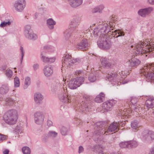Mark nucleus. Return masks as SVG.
<instances>
[{"label":"nucleus","instance_id":"nucleus-60","mask_svg":"<svg viewBox=\"0 0 154 154\" xmlns=\"http://www.w3.org/2000/svg\"><path fill=\"white\" fill-rule=\"evenodd\" d=\"M149 154H154V146L152 147V150Z\"/></svg>","mask_w":154,"mask_h":154},{"label":"nucleus","instance_id":"nucleus-17","mask_svg":"<svg viewBox=\"0 0 154 154\" xmlns=\"http://www.w3.org/2000/svg\"><path fill=\"white\" fill-rule=\"evenodd\" d=\"M145 106L148 109H152L154 107V97H149L145 102Z\"/></svg>","mask_w":154,"mask_h":154},{"label":"nucleus","instance_id":"nucleus-3","mask_svg":"<svg viewBox=\"0 0 154 154\" xmlns=\"http://www.w3.org/2000/svg\"><path fill=\"white\" fill-rule=\"evenodd\" d=\"M105 124V122H101L97 124V129H96L93 134L94 137H96V139H98L101 134H106L107 135L108 133L110 134L111 133H115V132L118 131L119 130L118 128V124H117V122H113L110 124L106 131L104 126Z\"/></svg>","mask_w":154,"mask_h":154},{"label":"nucleus","instance_id":"nucleus-35","mask_svg":"<svg viewBox=\"0 0 154 154\" xmlns=\"http://www.w3.org/2000/svg\"><path fill=\"white\" fill-rule=\"evenodd\" d=\"M30 84V79L28 77L26 78L24 85L23 86L24 89H26Z\"/></svg>","mask_w":154,"mask_h":154},{"label":"nucleus","instance_id":"nucleus-46","mask_svg":"<svg viewBox=\"0 0 154 154\" xmlns=\"http://www.w3.org/2000/svg\"><path fill=\"white\" fill-rule=\"evenodd\" d=\"M50 137H54L57 136V133L54 131H50L48 133Z\"/></svg>","mask_w":154,"mask_h":154},{"label":"nucleus","instance_id":"nucleus-56","mask_svg":"<svg viewBox=\"0 0 154 154\" xmlns=\"http://www.w3.org/2000/svg\"><path fill=\"white\" fill-rule=\"evenodd\" d=\"M147 2L151 5H154V0H147Z\"/></svg>","mask_w":154,"mask_h":154},{"label":"nucleus","instance_id":"nucleus-63","mask_svg":"<svg viewBox=\"0 0 154 154\" xmlns=\"http://www.w3.org/2000/svg\"><path fill=\"white\" fill-rule=\"evenodd\" d=\"M44 48L45 49H47L48 48V47L47 46H44Z\"/></svg>","mask_w":154,"mask_h":154},{"label":"nucleus","instance_id":"nucleus-40","mask_svg":"<svg viewBox=\"0 0 154 154\" xmlns=\"http://www.w3.org/2000/svg\"><path fill=\"white\" fill-rule=\"evenodd\" d=\"M60 84L59 83H57L54 84L52 86V91L53 92H55L57 91L60 88Z\"/></svg>","mask_w":154,"mask_h":154},{"label":"nucleus","instance_id":"nucleus-18","mask_svg":"<svg viewBox=\"0 0 154 154\" xmlns=\"http://www.w3.org/2000/svg\"><path fill=\"white\" fill-rule=\"evenodd\" d=\"M44 73L45 76L47 77L50 76L53 74V67L51 65L45 66L44 69Z\"/></svg>","mask_w":154,"mask_h":154},{"label":"nucleus","instance_id":"nucleus-62","mask_svg":"<svg viewBox=\"0 0 154 154\" xmlns=\"http://www.w3.org/2000/svg\"><path fill=\"white\" fill-rule=\"evenodd\" d=\"M85 38V37H84V36H83L82 35H80V38Z\"/></svg>","mask_w":154,"mask_h":154},{"label":"nucleus","instance_id":"nucleus-44","mask_svg":"<svg viewBox=\"0 0 154 154\" xmlns=\"http://www.w3.org/2000/svg\"><path fill=\"white\" fill-rule=\"evenodd\" d=\"M11 22L9 21H4L1 23L0 24V26L1 27L8 26L10 25L11 24Z\"/></svg>","mask_w":154,"mask_h":154},{"label":"nucleus","instance_id":"nucleus-38","mask_svg":"<svg viewBox=\"0 0 154 154\" xmlns=\"http://www.w3.org/2000/svg\"><path fill=\"white\" fill-rule=\"evenodd\" d=\"M45 52H42L41 53V55L42 56L41 57V59L42 60L43 62L45 63H49V59L47 57H46L44 55V53H45Z\"/></svg>","mask_w":154,"mask_h":154},{"label":"nucleus","instance_id":"nucleus-11","mask_svg":"<svg viewBox=\"0 0 154 154\" xmlns=\"http://www.w3.org/2000/svg\"><path fill=\"white\" fill-rule=\"evenodd\" d=\"M142 140L146 143H150L154 140V132L146 130L142 133Z\"/></svg>","mask_w":154,"mask_h":154},{"label":"nucleus","instance_id":"nucleus-26","mask_svg":"<svg viewBox=\"0 0 154 154\" xmlns=\"http://www.w3.org/2000/svg\"><path fill=\"white\" fill-rule=\"evenodd\" d=\"M56 24V22L52 18H49L47 20V26L50 30L54 29V26Z\"/></svg>","mask_w":154,"mask_h":154},{"label":"nucleus","instance_id":"nucleus-28","mask_svg":"<svg viewBox=\"0 0 154 154\" xmlns=\"http://www.w3.org/2000/svg\"><path fill=\"white\" fill-rule=\"evenodd\" d=\"M105 97V94L101 93L98 95L95 99V101L97 103H101L103 102Z\"/></svg>","mask_w":154,"mask_h":154},{"label":"nucleus","instance_id":"nucleus-55","mask_svg":"<svg viewBox=\"0 0 154 154\" xmlns=\"http://www.w3.org/2000/svg\"><path fill=\"white\" fill-rule=\"evenodd\" d=\"M39 65L37 64H35L33 66L34 70H35L39 68Z\"/></svg>","mask_w":154,"mask_h":154},{"label":"nucleus","instance_id":"nucleus-33","mask_svg":"<svg viewBox=\"0 0 154 154\" xmlns=\"http://www.w3.org/2000/svg\"><path fill=\"white\" fill-rule=\"evenodd\" d=\"M15 103V100L11 97L7 98L5 100V104L7 106H12Z\"/></svg>","mask_w":154,"mask_h":154},{"label":"nucleus","instance_id":"nucleus-32","mask_svg":"<svg viewBox=\"0 0 154 154\" xmlns=\"http://www.w3.org/2000/svg\"><path fill=\"white\" fill-rule=\"evenodd\" d=\"M97 75L96 74V72H95L94 74L91 73L89 75L88 78V80L91 82H94L96 80L97 78Z\"/></svg>","mask_w":154,"mask_h":154},{"label":"nucleus","instance_id":"nucleus-8","mask_svg":"<svg viewBox=\"0 0 154 154\" xmlns=\"http://www.w3.org/2000/svg\"><path fill=\"white\" fill-rule=\"evenodd\" d=\"M107 74V75L106 77L108 81L111 82L116 80V79H119L120 77L122 79L126 77L125 72L122 71L120 72L118 74L114 72H108Z\"/></svg>","mask_w":154,"mask_h":154},{"label":"nucleus","instance_id":"nucleus-43","mask_svg":"<svg viewBox=\"0 0 154 154\" xmlns=\"http://www.w3.org/2000/svg\"><path fill=\"white\" fill-rule=\"evenodd\" d=\"M49 137L48 133H45L42 137V140L43 142H46L47 141L48 138Z\"/></svg>","mask_w":154,"mask_h":154},{"label":"nucleus","instance_id":"nucleus-57","mask_svg":"<svg viewBox=\"0 0 154 154\" xmlns=\"http://www.w3.org/2000/svg\"><path fill=\"white\" fill-rule=\"evenodd\" d=\"M125 122H117V124H118V128L120 126H123V124H124V123Z\"/></svg>","mask_w":154,"mask_h":154},{"label":"nucleus","instance_id":"nucleus-54","mask_svg":"<svg viewBox=\"0 0 154 154\" xmlns=\"http://www.w3.org/2000/svg\"><path fill=\"white\" fill-rule=\"evenodd\" d=\"M84 151V148L82 146H80L79 147L78 152L79 153L82 152Z\"/></svg>","mask_w":154,"mask_h":154},{"label":"nucleus","instance_id":"nucleus-36","mask_svg":"<svg viewBox=\"0 0 154 154\" xmlns=\"http://www.w3.org/2000/svg\"><path fill=\"white\" fill-rule=\"evenodd\" d=\"M131 125L132 128L136 130L139 127L138 122L137 120H135L131 122Z\"/></svg>","mask_w":154,"mask_h":154},{"label":"nucleus","instance_id":"nucleus-4","mask_svg":"<svg viewBox=\"0 0 154 154\" xmlns=\"http://www.w3.org/2000/svg\"><path fill=\"white\" fill-rule=\"evenodd\" d=\"M141 72L147 79L148 82L154 83V63H151L144 66Z\"/></svg>","mask_w":154,"mask_h":154},{"label":"nucleus","instance_id":"nucleus-13","mask_svg":"<svg viewBox=\"0 0 154 154\" xmlns=\"http://www.w3.org/2000/svg\"><path fill=\"white\" fill-rule=\"evenodd\" d=\"M116 103V101L114 100H108L104 102L102 104L103 109L106 111L111 110Z\"/></svg>","mask_w":154,"mask_h":154},{"label":"nucleus","instance_id":"nucleus-27","mask_svg":"<svg viewBox=\"0 0 154 154\" xmlns=\"http://www.w3.org/2000/svg\"><path fill=\"white\" fill-rule=\"evenodd\" d=\"M74 30L70 28L66 29L63 32L65 37L67 38H72L73 34L72 32Z\"/></svg>","mask_w":154,"mask_h":154},{"label":"nucleus","instance_id":"nucleus-64","mask_svg":"<svg viewBox=\"0 0 154 154\" xmlns=\"http://www.w3.org/2000/svg\"><path fill=\"white\" fill-rule=\"evenodd\" d=\"M129 40H131V42H132V41H133V39H129Z\"/></svg>","mask_w":154,"mask_h":154},{"label":"nucleus","instance_id":"nucleus-39","mask_svg":"<svg viewBox=\"0 0 154 154\" xmlns=\"http://www.w3.org/2000/svg\"><path fill=\"white\" fill-rule=\"evenodd\" d=\"M22 150L23 154H30V149L27 146H24L22 148Z\"/></svg>","mask_w":154,"mask_h":154},{"label":"nucleus","instance_id":"nucleus-45","mask_svg":"<svg viewBox=\"0 0 154 154\" xmlns=\"http://www.w3.org/2000/svg\"><path fill=\"white\" fill-rule=\"evenodd\" d=\"M14 86L16 87H19L20 86V81L19 78L16 77L14 79Z\"/></svg>","mask_w":154,"mask_h":154},{"label":"nucleus","instance_id":"nucleus-52","mask_svg":"<svg viewBox=\"0 0 154 154\" xmlns=\"http://www.w3.org/2000/svg\"><path fill=\"white\" fill-rule=\"evenodd\" d=\"M53 123L52 121L50 120H48L47 122V125L48 127H50L52 125Z\"/></svg>","mask_w":154,"mask_h":154},{"label":"nucleus","instance_id":"nucleus-6","mask_svg":"<svg viewBox=\"0 0 154 154\" xmlns=\"http://www.w3.org/2000/svg\"><path fill=\"white\" fill-rule=\"evenodd\" d=\"M84 101L79 104V106L77 107V109H79V111L82 112L89 111L91 109V102L92 99L88 95H85L84 96Z\"/></svg>","mask_w":154,"mask_h":154},{"label":"nucleus","instance_id":"nucleus-58","mask_svg":"<svg viewBox=\"0 0 154 154\" xmlns=\"http://www.w3.org/2000/svg\"><path fill=\"white\" fill-rule=\"evenodd\" d=\"M9 151L8 149H6L3 151V154H8Z\"/></svg>","mask_w":154,"mask_h":154},{"label":"nucleus","instance_id":"nucleus-12","mask_svg":"<svg viewBox=\"0 0 154 154\" xmlns=\"http://www.w3.org/2000/svg\"><path fill=\"white\" fill-rule=\"evenodd\" d=\"M45 115L43 113L40 111H36L34 114V118L35 123L41 125L44 122Z\"/></svg>","mask_w":154,"mask_h":154},{"label":"nucleus","instance_id":"nucleus-10","mask_svg":"<svg viewBox=\"0 0 154 154\" xmlns=\"http://www.w3.org/2000/svg\"><path fill=\"white\" fill-rule=\"evenodd\" d=\"M24 34L27 38H37V35L34 33L31 29V26L29 24L25 25L23 28Z\"/></svg>","mask_w":154,"mask_h":154},{"label":"nucleus","instance_id":"nucleus-21","mask_svg":"<svg viewBox=\"0 0 154 154\" xmlns=\"http://www.w3.org/2000/svg\"><path fill=\"white\" fill-rule=\"evenodd\" d=\"M70 5L72 7L76 8L82 3V0H68Z\"/></svg>","mask_w":154,"mask_h":154},{"label":"nucleus","instance_id":"nucleus-14","mask_svg":"<svg viewBox=\"0 0 154 154\" xmlns=\"http://www.w3.org/2000/svg\"><path fill=\"white\" fill-rule=\"evenodd\" d=\"M26 5L25 0H17L15 2L14 6L17 11L21 12L25 8Z\"/></svg>","mask_w":154,"mask_h":154},{"label":"nucleus","instance_id":"nucleus-61","mask_svg":"<svg viewBox=\"0 0 154 154\" xmlns=\"http://www.w3.org/2000/svg\"><path fill=\"white\" fill-rule=\"evenodd\" d=\"M148 110L147 111H146V112H145L143 113V114H144V115H143V117H143V118H145V117H146L145 116H144L145 115H146V116H147V113H148Z\"/></svg>","mask_w":154,"mask_h":154},{"label":"nucleus","instance_id":"nucleus-24","mask_svg":"<svg viewBox=\"0 0 154 154\" xmlns=\"http://www.w3.org/2000/svg\"><path fill=\"white\" fill-rule=\"evenodd\" d=\"M104 8V6L103 5H100L92 9L91 12L93 13H99L101 14L102 12V11Z\"/></svg>","mask_w":154,"mask_h":154},{"label":"nucleus","instance_id":"nucleus-19","mask_svg":"<svg viewBox=\"0 0 154 154\" xmlns=\"http://www.w3.org/2000/svg\"><path fill=\"white\" fill-rule=\"evenodd\" d=\"M60 100L63 103L69 102L71 96H69L66 93H62L60 94L59 96Z\"/></svg>","mask_w":154,"mask_h":154},{"label":"nucleus","instance_id":"nucleus-31","mask_svg":"<svg viewBox=\"0 0 154 154\" xmlns=\"http://www.w3.org/2000/svg\"><path fill=\"white\" fill-rule=\"evenodd\" d=\"M74 79L78 87L81 85L84 81V78L83 77H77Z\"/></svg>","mask_w":154,"mask_h":154},{"label":"nucleus","instance_id":"nucleus-5","mask_svg":"<svg viewBox=\"0 0 154 154\" xmlns=\"http://www.w3.org/2000/svg\"><path fill=\"white\" fill-rule=\"evenodd\" d=\"M18 113L15 109L8 110L5 113L4 117L5 121L9 125H13L15 123L17 119Z\"/></svg>","mask_w":154,"mask_h":154},{"label":"nucleus","instance_id":"nucleus-59","mask_svg":"<svg viewBox=\"0 0 154 154\" xmlns=\"http://www.w3.org/2000/svg\"><path fill=\"white\" fill-rule=\"evenodd\" d=\"M82 72L81 70H77L75 72V74L76 75H79L81 74Z\"/></svg>","mask_w":154,"mask_h":154},{"label":"nucleus","instance_id":"nucleus-41","mask_svg":"<svg viewBox=\"0 0 154 154\" xmlns=\"http://www.w3.org/2000/svg\"><path fill=\"white\" fill-rule=\"evenodd\" d=\"M60 132L63 135H66L68 131V129L65 127L63 126L60 130Z\"/></svg>","mask_w":154,"mask_h":154},{"label":"nucleus","instance_id":"nucleus-22","mask_svg":"<svg viewBox=\"0 0 154 154\" xmlns=\"http://www.w3.org/2000/svg\"><path fill=\"white\" fill-rule=\"evenodd\" d=\"M43 97L39 93H35L34 95V100L35 102L37 104H40L42 102Z\"/></svg>","mask_w":154,"mask_h":154},{"label":"nucleus","instance_id":"nucleus-2","mask_svg":"<svg viewBox=\"0 0 154 154\" xmlns=\"http://www.w3.org/2000/svg\"><path fill=\"white\" fill-rule=\"evenodd\" d=\"M154 49V41L152 39H146L144 42H140L135 45L133 54L136 56L144 54H149Z\"/></svg>","mask_w":154,"mask_h":154},{"label":"nucleus","instance_id":"nucleus-29","mask_svg":"<svg viewBox=\"0 0 154 154\" xmlns=\"http://www.w3.org/2000/svg\"><path fill=\"white\" fill-rule=\"evenodd\" d=\"M8 87L7 84H4L0 88V93L4 94L7 93L8 91Z\"/></svg>","mask_w":154,"mask_h":154},{"label":"nucleus","instance_id":"nucleus-48","mask_svg":"<svg viewBox=\"0 0 154 154\" xmlns=\"http://www.w3.org/2000/svg\"><path fill=\"white\" fill-rule=\"evenodd\" d=\"M138 101L137 99L135 97L131 98L130 102L131 104L133 105H137L136 104L137 103Z\"/></svg>","mask_w":154,"mask_h":154},{"label":"nucleus","instance_id":"nucleus-1","mask_svg":"<svg viewBox=\"0 0 154 154\" xmlns=\"http://www.w3.org/2000/svg\"><path fill=\"white\" fill-rule=\"evenodd\" d=\"M114 27V23L110 21H107L106 25L103 27L99 29L95 28L93 31V34H92V38H117L119 36H124V32L120 30H116L114 32H111Z\"/></svg>","mask_w":154,"mask_h":154},{"label":"nucleus","instance_id":"nucleus-50","mask_svg":"<svg viewBox=\"0 0 154 154\" xmlns=\"http://www.w3.org/2000/svg\"><path fill=\"white\" fill-rule=\"evenodd\" d=\"M20 53L21 54V62H22V60H23V56H24V52L23 51V47H22V46H21L20 47Z\"/></svg>","mask_w":154,"mask_h":154},{"label":"nucleus","instance_id":"nucleus-25","mask_svg":"<svg viewBox=\"0 0 154 154\" xmlns=\"http://www.w3.org/2000/svg\"><path fill=\"white\" fill-rule=\"evenodd\" d=\"M140 61L138 59L132 58L131 60H129L127 63L128 64L130 63V66L131 67H136L140 64Z\"/></svg>","mask_w":154,"mask_h":154},{"label":"nucleus","instance_id":"nucleus-47","mask_svg":"<svg viewBox=\"0 0 154 154\" xmlns=\"http://www.w3.org/2000/svg\"><path fill=\"white\" fill-rule=\"evenodd\" d=\"M13 72L10 69H7L6 71L5 74L8 78H11Z\"/></svg>","mask_w":154,"mask_h":154},{"label":"nucleus","instance_id":"nucleus-53","mask_svg":"<svg viewBox=\"0 0 154 154\" xmlns=\"http://www.w3.org/2000/svg\"><path fill=\"white\" fill-rule=\"evenodd\" d=\"M48 59L49 60V63H51L54 62L55 60V57L49 58Z\"/></svg>","mask_w":154,"mask_h":154},{"label":"nucleus","instance_id":"nucleus-15","mask_svg":"<svg viewBox=\"0 0 154 154\" xmlns=\"http://www.w3.org/2000/svg\"><path fill=\"white\" fill-rule=\"evenodd\" d=\"M153 10L154 8L152 7L141 9L138 11L137 13L139 15L142 17H145L150 14L153 11Z\"/></svg>","mask_w":154,"mask_h":154},{"label":"nucleus","instance_id":"nucleus-34","mask_svg":"<svg viewBox=\"0 0 154 154\" xmlns=\"http://www.w3.org/2000/svg\"><path fill=\"white\" fill-rule=\"evenodd\" d=\"M68 87L72 89H76L78 87L75 84V82L74 79L69 82L68 84Z\"/></svg>","mask_w":154,"mask_h":154},{"label":"nucleus","instance_id":"nucleus-30","mask_svg":"<svg viewBox=\"0 0 154 154\" xmlns=\"http://www.w3.org/2000/svg\"><path fill=\"white\" fill-rule=\"evenodd\" d=\"M117 115L119 117H121V118L127 119L128 117V115L126 114V113L124 110H119L118 112Z\"/></svg>","mask_w":154,"mask_h":154},{"label":"nucleus","instance_id":"nucleus-16","mask_svg":"<svg viewBox=\"0 0 154 154\" xmlns=\"http://www.w3.org/2000/svg\"><path fill=\"white\" fill-rule=\"evenodd\" d=\"M80 18L78 16H74L69 24V28L73 30L79 25L80 22Z\"/></svg>","mask_w":154,"mask_h":154},{"label":"nucleus","instance_id":"nucleus-20","mask_svg":"<svg viewBox=\"0 0 154 154\" xmlns=\"http://www.w3.org/2000/svg\"><path fill=\"white\" fill-rule=\"evenodd\" d=\"M101 63L102 66L104 68H109L111 65L109 62V59L106 57H102L100 59Z\"/></svg>","mask_w":154,"mask_h":154},{"label":"nucleus","instance_id":"nucleus-7","mask_svg":"<svg viewBox=\"0 0 154 154\" xmlns=\"http://www.w3.org/2000/svg\"><path fill=\"white\" fill-rule=\"evenodd\" d=\"M79 59H73L71 56L68 54L63 56L62 60L63 66L67 68H70L73 64L79 62Z\"/></svg>","mask_w":154,"mask_h":154},{"label":"nucleus","instance_id":"nucleus-37","mask_svg":"<svg viewBox=\"0 0 154 154\" xmlns=\"http://www.w3.org/2000/svg\"><path fill=\"white\" fill-rule=\"evenodd\" d=\"M120 147L122 148H125L129 147V142H122L119 144Z\"/></svg>","mask_w":154,"mask_h":154},{"label":"nucleus","instance_id":"nucleus-51","mask_svg":"<svg viewBox=\"0 0 154 154\" xmlns=\"http://www.w3.org/2000/svg\"><path fill=\"white\" fill-rule=\"evenodd\" d=\"M6 136L5 135H3L0 134V142L2 141L3 140H5L6 139Z\"/></svg>","mask_w":154,"mask_h":154},{"label":"nucleus","instance_id":"nucleus-23","mask_svg":"<svg viewBox=\"0 0 154 154\" xmlns=\"http://www.w3.org/2000/svg\"><path fill=\"white\" fill-rule=\"evenodd\" d=\"M88 42L87 39H83L82 41L77 45V48L79 49L84 50L88 46Z\"/></svg>","mask_w":154,"mask_h":154},{"label":"nucleus","instance_id":"nucleus-9","mask_svg":"<svg viewBox=\"0 0 154 154\" xmlns=\"http://www.w3.org/2000/svg\"><path fill=\"white\" fill-rule=\"evenodd\" d=\"M97 45L100 49L107 50L111 48L112 42L110 39H99L97 41Z\"/></svg>","mask_w":154,"mask_h":154},{"label":"nucleus","instance_id":"nucleus-42","mask_svg":"<svg viewBox=\"0 0 154 154\" xmlns=\"http://www.w3.org/2000/svg\"><path fill=\"white\" fill-rule=\"evenodd\" d=\"M129 142V146H130L133 147H136L138 146V143L136 141L133 140Z\"/></svg>","mask_w":154,"mask_h":154},{"label":"nucleus","instance_id":"nucleus-49","mask_svg":"<svg viewBox=\"0 0 154 154\" xmlns=\"http://www.w3.org/2000/svg\"><path fill=\"white\" fill-rule=\"evenodd\" d=\"M15 132L18 134H21L22 132V128L21 127L17 126L15 128Z\"/></svg>","mask_w":154,"mask_h":154}]
</instances>
